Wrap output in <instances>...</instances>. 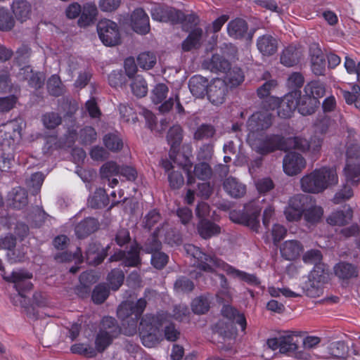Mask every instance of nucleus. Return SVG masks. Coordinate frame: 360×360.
Returning a JSON list of instances; mask_svg holds the SVG:
<instances>
[{
  "label": "nucleus",
  "mask_w": 360,
  "mask_h": 360,
  "mask_svg": "<svg viewBox=\"0 0 360 360\" xmlns=\"http://www.w3.org/2000/svg\"><path fill=\"white\" fill-rule=\"evenodd\" d=\"M185 250L188 255L196 259L197 266L200 270L212 273L214 272L216 267L222 266L227 275L240 281H248L247 273L236 269L227 264H224L214 255H207L199 248L190 244L185 246Z\"/></svg>",
  "instance_id": "nucleus-1"
},
{
  "label": "nucleus",
  "mask_w": 360,
  "mask_h": 360,
  "mask_svg": "<svg viewBox=\"0 0 360 360\" xmlns=\"http://www.w3.org/2000/svg\"><path fill=\"white\" fill-rule=\"evenodd\" d=\"M338 177L336 169L330 167L315 169L300 179L302 190L308 193L318 194L328 187L337 184Z\"/></svg>",
  "instance_id": "nucleus-2"
},
{
  "label": "nucleus",
  "mask_w": 360,
  "mask_h": 360,
  "mask_svg": "<svg viewBox=\"0 0 360 360\" xmlns=\"http://www.w3.org/2000/svg\"><path fill=\"white\" fill-rule=\"evenodd\" d=\"M147 304L146 298L141 297L136 302L125 301L119 306L117 314L123 321V330L126 335L131 336L136 333L138 320L141 317Z\"/></svg>",
  "instance_id": "nucleus-3"
},
{
  "label": "nucleus",
  "mask_w": 360,
  "mask_h": 360,
  "mask_svg": "<svg viewBox=\"0 0 360 360\" xmlns=\"http://www.w3.org/2000/svg\"><path fill=\"white\" fill-rule=\"evenodd\" d=\"M291 148L304 150L302 139L297 136L285 138L282 135L272 134L258 139L255 146L256 152L262 155L276 150L287 151Z\"/></svg>",
  "instance_id": "nucleus-4"
},
{
  "label": "nucleus",
  "mask_w": 360,
  "mask_h": 360,
  "mask_svg": "<svg viewBox=\"0 0 360 360\" xmlns=\"http://www.w3.org/2000/svg\"><path fill=\"white\" fill-rule=\"evenodd\" d=\"M299 338L291 331H285L278 337L267 339L266 345L271 349L294 356L297 359L309 360L310 354L304 350L298 351Z\"/></svg>",
  "instance_id": "nucleus-5"
},
{
  "label": "nucleus",
  "mask_w": 360,
  "mask_h": 360,
  "mask_svg": "<svg viewBox=\"0 0 360 360\" xmlns=\"http://www.w3.org/2000/svg\"><path fill=\"white\" fill-rule=\"evenodd\" d=\"M140 319L138 329L142 344L149 348L155 347L164 339L160 330L162 323L159 318L153 314H146Z\"/></svg>",
  "instance_id": "nucleus-6"
},
{
  "label": "nucleus",
  "mask_w": 360,
  "mask_h": 360,
  "mask_svg": "<svg viewBox=\"0 0 360 360\" xmlns=\"http://www.w3.org/2000/svg\"><path fill=\"white\" fill-rule=\"evenodd\" d=\"M214 332L221 340H218L217 347L221 352H231L232 343L230 342L236 337V328L233 322L219 320L214 327Z\"/></svg>",
  "instance_id": "nucleus-7"
},
{
  "label": "nucleus",
  "mask_w": 360,
  "mask_h": 360,
  "mask_svg": "<svg viewBox=\"0 0 360 360\" xmlns=\"http://www.w3.org/2000/svg\"><path fill=\"white\" fill-rule=\"evenodd\" d=\"M97 32L101 41L108 46H114L120 43V34L117 25L108 19L100 20Z\"/></svg>",
  "instance_id": "nucleus-8"
},
{
  "label": "nucleus",
  "mask_w": 360,
  "mask_h": 360,
  "mask_svg": "<svg viewBox=\"0 0 360 360\" xmlns=\"http://www.w3.org/2000/svg\"><path fill=\"white\" fill-rule=\"evenodd\" d=\"M309 202V198L304 194H297L291 197L284 210L286 219L290 222L300 221Z\"/></svg>",
  "instance_id": "nucleus-9"
},
{
  "label": "nucleus",
  "mask_w": 360,
  "mask_h": 360,
  "mask_svg": "<svg viewBox=\"0 0 360 360\" xmlns=\"http://www.w3.org/2000/svg\"><path fill=\"white\" fill-rule=\"evenodd\" d=\"M229 86L224 79L217 78L212 81L207 89L208 100L214 105H219L224 102L228 94Z\"/></svg>",
  "instance_id": "nucleus-10"
},
{
  "label": "nucleus",
  "mask_w": 360,
  "mask_h": 360,
  "mask_svg": "<svg viewBox=\"0 0 360 360\" xmlns=\"http://www.w3.org/2000/svg\"><path fill=\"white\" fill-rule=\"evenodd\" d=\"M151 16L155 20L160 22H170L177 24L182 17V11L166 5L158 4L151 9Z\"/></svg>",
  "instance_id": "nucleus-11"
},
{
  "label": "nucleus",
  "mask_w": 360,
  "mask_h": 360,
  "mask_svg": "<svg viewBox=\"0 0 360 360\" xmlns=\"http://www.w3.org/2000/svg\"><path fill=\"white\" fill-rule=\"evenodd\" d=\"M141 248L137 243L131 245L128 251L119 250L109 258V262L122 261L124 266H137L141 264Z\"/></svg>",
  "instance_id": "nucleus-12"
},
{
  "label": "nucleus",
  "mask_w": 360,
  "mask_h": 360,
  "mask_svg": "<svg viewBox=\"0 0 360 360\" xmlns=\"http://www.w3.org/2000/svg\"><path fill=\"white\" fill-rule=\"evenodd\" d=\"M305 166V159L298 153L289 152L283 158V172L288 176L297 175L302 171Z\"/></svg>",
  "instance_id": "nucleus-13"
},
{
  "label": "nucleus",
  "mask_w": 360,
  "mask_h": 360,
  "mask_svg": "<svg viewBox=\"0 0 360 360\" xmlns=\"http://www.w3.org/2000/svg\"><path fill=\"white\" fill-rule=\"evenodd\" d=\"M273 116L269 110L257 112L249 117V136L269 129L272 124Z\"/></svg>",
  "instance_id": "nucleus-14"
},
{
  "label": "nucleus",
  "mask_w": 360,
  "mask_h": 360,
  "mask_svg": "<svg viewBox=\"0 0 360 360\" xmlns=\"http://www.w3.org/2000/svg\"><path fill=\"white\" fill-rule=\"evenodd\" d=\"M32 278V273L20 270L13 271L10 276L5 278V279L13 283L14 288L18 292V295L23 297V292L30 290L32 288V283L30 281Z\"/></svg>",
  "instance_id": "nucleus-15"
},
{
  "label": "nucleus",
  "mask_w": 360,
  "mask_h": 360,
  "mask_svg": "<svg viewBox=\"0 0 360 360\" xmlns=\"http://www.w3.org/2000/svg\"><path fill=\"white\" fill-rule=\"evenodd\" d=\"M109 245L104 248L99 243H90L85 251L86 262L93 266L100 264L106 257Z\"/></svg>",
  "instance_id": "nucleus-16"
},
{
  "label": "nucleus",
  "mask_w": 360,
  "mask_h": 360,
  "mask_svg": "<svg viewBox=\"0 0 360 360\" xmlns=\"http://www.w3.org/2000/svg\"><path fill=\"white\" fill-rule=\"evenodd\" d=\"M202 66L204 69L214 73H225L231 69V63L229 60L218 53L213 54L211 58L205 59Z\"/></svg>",
  "instance_id": "nucleus-17"
},
{
  "label": "nucleus",
  "mask_w": 360,
  "mask_h": 360,
  "mask_svg": "<svg viewBox=\"0 0 360 360\" xmlns=\"http://www.w3.org/2000/svg\"><path fill=\"white\" fill-rule=\"evenodd\" d=\"M131 24L133 30L141 34H146L150 31L149 17L145 11L139 8L131 15Z\"/></svg>",
  "instance_id": "nucleus-18"
},
{
  "label": "nucleus",
  "mask_w": 360,
  "mask_h": 360,
  "mask_svg": "<svg viewBox=\"0 0 360 360\" xmlns=\"http://www.w3.org/2000/svg\"><path fill=\"white\" fill-rule=\"evenodd\" d=\"M100 228L98 220L94 217H86L79 221L75 227L76 236L79 239L87 238Z\"/></svg>",
  "instance_id": "nucleus-19"
},
{
  "label": "nucleus",
  "mask_w": 360,
  "mask_h": 360,
  "mask_svg": "<svg viewBox=\"0 0 360 360\" xmlns=\"http://www.w3.org/2000/svg\"><path fill=\"white\" fill-rule=\"evenodd\" d=\"M303 250V245L297 240H285L280 248L282 257L289 261L297 259Z\"/></svg>",
  "instance_id": "nucleus-20"
},
{
  "label": "nucleus",
  "mask_w": 360,
  "mask_h": 360,
  "mask_svg": "<svg viewBox=\"0 0 360 360\" xmlns=\"http://www.w3.org/2000/svg\"><path fill=\"white\" fill-rule=\"evenodd\" d=\"M353 217V210L349 205H345L343 210L333 212L326 219L327 223L331 226H342L347 224Z\"/></svg>",
  "instance_id": "nucleus-21"
},
{
  "label": "nucleus",
  "mask_w": 360,
  "mask_h": 360,
  "mask_svg": "<svg viewBox=\"0 0 360 360\" xmlns=\"http://www.w3.org/2000/svg\"><path fill=\"white\" fill-rule=\"evenodd\" d=\"M278 40L271 34H264L257 40L259 51L265 56L274 55L278 51Z\"/></svg>",
  "instance_id": "nucleus-22"
},
{
  "label": "nucleus",
  "mask_w": 360,
  "mask_h": 360,
  "mask_svg": "<svg viewBox=\"0 0 360 360\" xmlns=\"http://www.w3.org/2000/svg\"><path fill=\"white\" fill-rule=\"evenodd\" d=\"M298 112L302 115H310L314 114L320 105L319 100H316L313 96L304 93L299 98Z\"/></svg>",
  "instance_id": "nucleus-23"
},
{
  "label": "nucleus",
  "mask_w": 360,
  "mask_h": 360,
  "mask_svg": "<svg viewBox=\"0 0 360 360\" xmlns=\"http://www.w3.org/2000/svg\"><path fill=\"white\" fill-rule=\"evenodd\" d=\"M8 201L11 206L20 210L28 204L27 192L22 187L14 188L9 193Z\"/></svg>",
  "instance_id": "nucleus-24"
},
{
  "label": "nucleus",
  "mask_w": 360,
  "mask_h": 360,
  "mask_svg": "<svg viewBox=\"0 0 360 360\" xmlns=\"http://www.w3.org/2000/svg\"><path fill=\"white\" fill-rule=\"evenodd\" d=\"M197 230L199 235L204 239L210 238L221 232L220 226L207 219L199 220Z\"/></svg>",
  "instance_id": "nucleus-25"
},
{
  "label": "nucleus",
  "mask_w": 360,
  "mask_h": 360,
  "mask_svg": "<svg viewBox=\"0 0 360 360\" xmlns=\"http://www.w3.org/2000/svg\"><path fill=\"white\" fill-rule=\"evenodd\" d=\"M208 86L207 79L201 75L193 76L188 82L191 94L197 98H202L207 94Z\"/></svg>",
  "instance_id": "nucleus-26"
},
{
  "label": "nucleus",
  "mask_w": 360,
  "mask_h": 360,
  "mask_svg": "<svg viewBox=\"0 0 360 360\" xmlns=\"http://www.w3.org/2000/svg\"><path fill=\"white\" fill-rule=\"evenodd\" d=\"M203 31L200 27L191 30L188 36L182 42V49L184 51H189L193 49H198L201 45Z\"/></svg>",
  "instance_id": "nucleus-27"
},
{
  "label": "nucleus",
  "mask_w": 360,
  "mask_h": 360,
  "mask_svg": "<svg viewBox=\"0 0 360 360\" xmlns=\"http://www.w3.org/2000/svg\"><path fill=\"white\" fill-rule=\"evenodd\" d=\"M221 314L229 321L238 323L243 331L246 328V319L243 314H240L237 309L230 305H224L221 309Z\"/></svg>",
  "instance_id": "nucleus-28"
},
{
  "label": "nucleus",
  "mask_w": 360,
  "mask_h": 360,
  "mask_svg": "<svg viewBox=\"0 0 360 360\" xmlns=\"http://www.w3.org/2000/svg\"><path fill=\"white\" fill-rule=\"evenodd\" d=\"M264 107H268L269 110H274L277 108L278 115L281 118L288 119L292 117L295 110L290 107L285 105V104L280 103L278 100L274 97L268 98L267 101H265Z\"/></svg>",
  "instance_id": "nucleus-29"
},
{
  "label": "nucleus",
  "mask_w": 360,
  "mask_h": 360,
  "mask_svg": "<svg viewBox=\"0 0 360 360\" xmlns=\"http://www.w3.org/2000/svg\"><path fill=\"white\" fill-rule=\"evenodd\" d=\"M120 328L117 320L111 316L103 317L100 323L98 331L117 338L120 333Z\"/></svg>",
  "instance_id": "nucleus-30"
},
{
  "label": "nucleus",
  "mask_w": 360,
  "mask_h": 360,
  "mask_svg": "<svg viewBox=\"0 0 360 360\" xmlns=\"http://www.w3.org/2000/svg\"><path fill=\"white\" fill-rule=\"evenodd\" d=\"M224 188L226 192L233 198H240L246 192L245 185L239 183L235 178H227L224 182Z\"/></svg>",
  "instance_id": "nucleus-31"
},
{
  "label": "nucleus",
  "mask_w": 360,
  "mask_h": 360,
  "mask_svg": "<svg viewBox=\"0 0 360 360\" xmlns=\"http://www.w3.org/2000/svg\"><path fill=\"white\" fill-rule=\"evenodd\" d=\"M335 274L342 279H349L358 276L356 267L352 264L341 262L334 266Z\"/></svg>",
  "instance_id": "nucleus-32"
},
{
  "label": "nucleus",
  "mask_w": 360,
  "mask_h": 360,
  "mask_svg": "<svg viewBox=\"0 0 360 360\" xmlns=\"http://www.w3.org/2000/svg\"><path fill=\"white\" fill-rule=\"evenodd\" d=\"M347 352V347L342 341H336L331 342L326 347V352L321 356V358L328 359L330 357L333 358H343Z\"/></svg>",
  "instance_id": "nucleus-33"
},
{
  "label": "nucleus",
  "mask_w": 360,
  "mask_h": 360,
  "mask_svg": "<svg viewBox=\"0 0 360 360\" xmlns=\"http://www.w3.org/2000/svg\"><path fill=\"white\" fill-rule=\"evenodd\" d=\"M97 13V8L94 4H84L80 13L81 15L78 20V25L80 27H86L93 23Z\"/></svg>",
  "instance_id": "nucleus-34"
},
{
  "label": "nucleus",
  "mask_w": 360,
  "mask_h": 360,
  "mask_svg": "<svg viewBox=\"0 0 360 360\" xmlns=\"http://www.w3.org/2000/svg\"><path fill=\"white\" fill-rule=\"evenodd\" d=\"M89 205L94 209H101L109 204V197L103 188H97L88 200Z\"/></svg>",
  "instance_id": "nucleus-35"
},
{
  "label": "nucleus",
  "mask_w": 360,
  "mask_h": 360,
  "mask_svg": "<svg viewBox=\"0 0 360 360\" xmlns=\"http://www.w3.org/2000/svg\"><path fill=\"white\" fill-rule=\"evenodd\" d=\"M12 8L15 16L21 22L27 20L31 15V5L27 1H16L13 3Z\"/></svg>",
  "instance_id": "nucleus-36"
},
{
  "label": "nucleus",
  "mask_w": 360,
  "mask_h": 360,
  "mask_svg": "<svg viewBox=\"0 0 360 360\" xmlns=\"http://www.w3.org/2000/svg\"><path fill=\"white\" fill-rule=\"evenodd\" d=\"M328 271L323 263L316 264L310 272L309 280L313 284H323L328 281Z\"/></svg>",
  "instance_id": "nucleus-37"
},
{
  "label": "nucleus",
  "mask_w": 360,
  "mask_h": 360,
  "mask_svg": "<svg viewBox=\"0 0 360 360\" xmlns=\"http://www.w3.org/2000/svg\"><path fill=\"white\" fill-rule=\"evenodd\" d=\"M304 93L319 100L326 94L325 84L319 80H312L304 86Z\"/></svg>",
  "instance_id": "nucleus-38"
},
{
  "label": "nucleus",
  "mask_w": 360,
  "mask_h": 360,
  "mask_svg": "<svg viewBox=\"0 0 360 360\" xmlns=\"http://www.w3.org/2000/svg\"><path fill=\"white\" fill-rule=\"evenodd\" d=\"M228 33L234 38H240L244 36L248 30V26L244 20L237 18L228 24Z\"/></svg>",
  "instance_id": "nucleus-39"
},
{
  "label": "nucleus",
  "mask_w": 360,
  "mask_h": 360,
  "mask_svg": "<svg viewBox=\"0 0 360 360\" xmlns=\"http://www.w3.org/2000/svg\"><path fill=\"white\" fill-rule=\"evenodd\" d=\"M168 143L170 145V149H178L183 140V129L179 125L172 127L167 134Z\"/></svg>",
  "instance_id": "nucleus-40"
},
{
  "label": "nucleus",
  "mask_w": 360,
  "mask_h": 360,
  "mask_svg": "<svg viewBox=\"0 0 360 360\" xmlns=\"http://www.w3.org/2000/svg\"><path fill=\"white\" fill-rule=\"evenodd\" d=\"M131 91L138 98H143L147 95L148 84L145 79L138 75L132 79L130 84Z\"/></svg>",
  "instance_id": "nucleus-41"
},
{
  "label": "nucleus",
  "mask_w": 360,
  "mask_h": 360,
  "mask_svg": "<svg viewBox=\"0 0 360 360\" xmlns=\"http://www.w3.org/2000/svg\"><path fill=\"white\" fill-rule=\"evenodd\" d=\"M323 214V210L321 206L311 205L306 207L303 214L304 220L310 224L319 223Z\"/></svg>",
  "instance_id": "nucleus-42"
},
{
  "label": "nucleus",
  "mask_w": 360,
  "mask_h": 360,
  "mask_svg": "<svg viewBox=\"0 0 360 360\" xmlns=\"http://www.w3.org/2000/svg\"><path fill=\"white\" fill-rule=\"evenodd\" d=\"M114 339L115 338L98 331L95 336L94 349H96V354L103 353L112 343Z\"/></svg>",
  "instance_id": "nucleus-43"
},
{
  "label": "nucleus",
  "mask_w": 360,
  "mask_h": 360,
  "mask_svg": "<svg viewBox=\"0 0 360 360\" xmlns=\"http://www.w3.org/2000/svg\"><path fill=\"white\" fill-rule=\"evenodd\" d=\"M105 146L112 152L120 150L123 147V142L116 133H108L103 139Z\"/></svg>",
  "instance_id": "nucleus-44"
},
{
  "label": "nucleus",
  "mask_w": 360,
  "mask_h": 360,
  "mask_svg": "<svg viewBox=\"0 0 360 360\" xmlns=\"http://www.w3.org/2000/svg\"><path fill=\"white\" fill-rule=\"evenodd\" d=\"M47 90L51 96L58 97L64 93V86L57 75H52L47 81Z\"/></svg>",
  "instance_id": "nucleus-45"
},
{
  "label": "nucleus",
  "mask_w": 360,
  "mask_h": 360,
  "mask_svg": "<svg viewBox=\"0 0 360 360\" xmlns=\"http://www.w3.org/2000/svg\"><path fill=\"white\" fill-rule=\"evenodd\" d=\"M342 93L347 104H354L355 107L360 110V86L354 84L352 91H342Z\"/></svg>",
  "instance_id": "nucleus-46"
},
{
  "label": "nucleus",
  "mask_w": 360,
  "mask_h": 360,
  "mask_svg": "<svg viewBox=\"0 0 360 360\" xmlns=\"http://www.w3.org/2000/svg\"><path fill=\"white\" fill-rule=\"evenodd\" d=\"M281 63L286 67H292L298 63L297 53L295 48L288 46L285 48L280 58Z\"/></svg>",
  "instance_id": "nucleus-47"
},
{
  "label": "nucleus",
  "mask_w": 360,
  "mask_h": 360,
  "mask_svg": "<svg viewBox=\"0 0 360 360\" xmlns=\"http://www.w3.org/2000/svg\"><path fill=\"white\" fill-rule=\"evenodd\" d=\"M15 25V20L12 13L4 8H0V31L8 32Z\"/></svg>",
  "instance_id": "nucleus-48"
},
{
  "label": "nucleus",
  "mask_w": 360,
  "mask_h": 360,
  "mask_svg": "<svg viewBox=\"0 0 360 360\" xmlns=\"http://www.w3.org/2000/svg\"><path fill=\"white\" fill-rule=\"evenodd\" d=\"M216 133L214 127L211 124H202L195 130L193 139L197 141L209 140Z\"/></svg>",
  "instance_id": "nucleus-49"
},
{
  "label": "nucleus",
  "mask_w": 360,
  "mask_h": 360,
  "mask_svg": "<svg viewBox=\"0 0 360 360\" xmlns=\"http://www.w3.org/2000/svg\"><path fill=\"white\" fill-rule=\"evenodd\" d=\"M70 351L73 354H79L86 358H94L96 356V349L89 344L76 343L71 346Z\"/></svg>",
  "instance_id": "nucleus-50"
},
{
  "label": "nucleus",
  "mask_w": 360,
  "mask_h": 360,
  "mask_svg": "<svg viewBox=\"0 0 360 360\" xmlns=\"http://www.w3.org/2000/svg\"><path fill=\"white\" fill-rule=\"evenodd\" d=\"M169 92L168 86L163 83L156 84L151 91V100L155 104L161 103L167 98Z\"/></svg>",
  "instance_id": "nucleus-51"
},
{
  "label": "nucleus",
  "mask_w": 360,
  "mask_h": 360,
  "mask_svg": "<svg viewBox=\"0 0 360 360\" xmlns=\"http://www.w3.org/2000/svg\"><path fill=\"white\" fill-rule=\"evenodd\" d=\"M140 248L143 252L152 255L161 250L162 243L158 238L157 236L153 233L147 238L143 245Z\"/></svg>",
  "instance_id": "nucleus-52"
},
{
  "label": "nucleus",
  "mask_w": 360,
  "mask_h": 360,
  "mask_svg": "<svg viewBox=\"0 0 360 360\" xmlns=\"http://www.w3.org/2000/svg\"><path fill=\"white\" fill-rule=\"evenodd\" d=\"M124 279L123 271L118 269H112L108 276L110 287L112 290H117L122 285Z\"/></svg>",
  "instance_id": "nucleus-53"
},
{
  "label": "nucleus",
  "mask_w": 360,
  "mask_h": 360,
  "mask_svg": "<svg viewBox=\"0 0 360 360\" xmlns=\"http://www.w3.org/2000/svg\"><path fill=\"white\" fill-rule=\"evenodd\" d=\"M193 174L198 179L205 181L211 178L212 169L208 163L202 162L195 165Z\"/></svg>",
  "instance_id": "nucleus-54"
},
{
  "label": "nucleus",
  "mask_w": 360,
  "mask_h": 360,
  "mask_svg": "<svg viewBox=\"0 0 360 360\" xmlns=\"http://www.w3.org/2000/svg\"><path fill=\"white\" fill-rule=\"evenodd\" d=\"M109 292V288L105 284H99L94 289L91 299L94 303L101 304L108 298Z\"/></svg>",
  "instance_id": "nucleus-55"
},
{
  "label": "nucleus",
  "mask_w": 360,
  "mask_h": 360,
  "mask_svg": "<svg viewBox=\"0 0 360 360\" xmlns=\"http://www.w3.org/2000/svg\"><path fill=\"white\" fill-rule=\"evenodd\" d=\"M176 103V109L178 113H184V108L180 103L179 98L177 95L175 98L170 97L169 99L165 101L158 108L159 110L162 113H167L170 111L172 107Z\"/></svg>",
  "instance_id": "nucleus-56"
},
{
  "label": "nucleus",
  "mask_w": 360,
  "mask_h": 360,
  "mask_svg": "<svg viewBox=\"0 0 360 360\" xmlns=\"http://www.w3.org/2000/svg\"><path fill=\"white\" fill-rule=\"evenodd\" d=\"M137 63L140 68L145 70H150L155 65L156 57L150 52H143L139 55Z\"/></svg>",
  "instance_id": "nucleus-57"
},
{
  "label": "nucleus",
  "mask_w": 360,
  "mask_h": 360,
  "mask_svg": "<svg viewBox=\"0 0 360 360\" xmlns=\"http://www.w3.org/2000/svg\"><path fill=\"white\" fill-rule=\"evenodd\" d=\"M120 167V165L112 161L105 163L100 169L101 178L110 181V177L119 175Z\"/></svg>",
  "instance_id": "nucleus-58"
},
{
  "label": "nucleus",
  "mask_w": 360,
  "mask_h": 360,
  "mask_svg": "<svg viewBox=\"0 0 360 360\" xmlns=\"http://www.w3.org/2000/svg\"><path fill=\"white\" fill-rule=\"evenodd\" d=\"M301 91H290L284 96L279 102L292 108L294 110L299 108V98H300Z\"/></svg>",
  "instance_id": "nucleus-59"
},
{
  "label": "nucleus",
  "mask_w": 360,
  "mask_h": 360,
  "mask_svg": "<svg viewBox=\"0 0 360 360\" xmlns=\"http://www.w3.org/2000/svg\"><path fill=\"white\" fill-rule=\"evenodd\" d=\"M194 286L193 282L186 276L179 277L174 284V288L177 292H191Z\"/></svg>",
  "instance_id": "nucleus-60"
},
{
  "label": "nucleus",
  "mask_w": 360,
  "mask_h": 360,
  "mask_svg": "<svg viewBox=\"0 0 360 360\" xmlns=\"http://www.w3.org/2000/svg\"><path fill=\"white\" fill-rule=\"evenodd\" d=\"M42 122L46 128L52 129L61 124L62 118L58 113L49 112L43 115Z\"/></svg>",
  "instance_id": "nucleus-61"
},
{
  "label": "nucleus",
  "mask_w": 360,
  "mask_h": 360,
  "mask_svg": "<svg viewBox=\"0 0 360 360\" xmlns=\"http://www.w3.org/2000/svg\"><path fill=\"white\" fill-rule=\"evenodd\" d=\"M304 78L302 73L294 72L290 74L287 79L286 84L290 91H300L303 86Z\"/></svg>",
  "instance_id": "nucleus-62"
},
{
  "label": "nucleus",
  "mask_w": 360,
  "mask_h": 360,
  "mask_svg": "<svg viewBox=\"0 0 360 360\" xmlns=\"http://www.w3.org/2000/svg\"><path fill=\"white\" fill-rule=\"evenodd\" d=\"M209 309L210 302L208 299L204 296L198 297L192 302V310L195 314H205Z\"/></svg>",
  "instance_id": "nucleus-63"
},
{
  "label": "nucleus",
  "mask_w": 360,
  "mask_h": 360,
  "mask_svg": "<svg viewBox=\"0 0 360 360\" xmlns=\"http://www.w3.org/2000/svg\"><path fill=\"white\" fill-rule=\"evenodd\" d=\"M109 84L114 88H122L127 83L126 75L121 70H114L108 75Z\"/></svg>",
  "instance_id": "nucleus-64"
}]
</instances>
